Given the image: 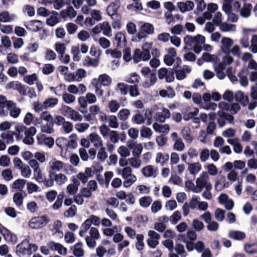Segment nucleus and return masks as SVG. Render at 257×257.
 Returning <instances> with one entry per match:
<instances>
[{
  "instance_id": "obj_26",
  "label": "nucleus",
  "mask_w": 257,
  "mask_h": 257,
  "mask_svg": "<svg viewBox=\"0 0 257 257\" xmlns=\"http://www.w3.org/2000/svg\"><path fill=\"white\" fill-rule=\"evenodd\" d=\"M221 43V48L222 51L225 53H229V50L233 46V40L229 37H223Z\"/></svg>"
},
{
  "instance_id": "obj_28",
  "label": "nucleus",
  "mask_w": 257,
  "mask_h": 257,
  "mask_svg": "<svg viewBox=\"0 0 257 257\" xmlns=\"http://www.w3.org/2000/svg\"><path fill=\"white\" fill-rule=\"evenodd\" d=\"M169 159V155L165 152H158L155 156V162L157 164L164 165Z\"/></svg>"
},
{
  "instance_id": "obj_24",
  "label": "nucleus",
  "mask_w": 257,
  "mask_h": 257,
  "mask_svg": "<svg viewBox=\"0 0 257 257\" xmlns=\"http://www.w3.org/2000/svg\"><path fill=\"white\" fill-rule=\"evenodd\" d=\"M153 128L156 132L164 135L167 134L170 130L169 124H160L158 122H155L153 123Z\"/></svg>"
},
{
  "instance_id": "obj_56",
  "label": "nucleus",
  "mask_w": 257,
  "mask_h": 257,
  "mask_svg": "<svg viewBox=\"0 0 257 257\" xmlns=\"http://www.w3.org/2000/svg\"><path fill=\"white\" fill-rule=\"evenodd\" d=\"M132 120L137 124H142L145 122L146 118L138 111L137 113L133 116Z\"/></svg>"
},
{
  "instance_id": "obj_15",
  "label": "nucleus",
  "mask_w": 257,
  "mask_h": 257,
  "mask_svg": "<svg viewBox=\"0 0 257 257\" xmlns=\"http://www.w3.org/2000/svg\"><path fill=\"white\" fill-rule=\"evenodd\" d=\"M171 137L174 142V149L179 152L183 151L185 148V146L182 139L179 137L177 134L175 132L172 133L171 134Z\"/></svg>"
},
{
  "instance_id": "obj_13",
  "label": "nucleus",
  "mask_w": 257,
  "mask_h": 257,
  "mask_svg": "<svg viewBox=\"0 0 257 257\" xmlns=\"http://www.w3.org/2000/svg\"><path fill=\"white\" fill-rule=\"evenodd\" d=\"M127 146L129 149L132 150V154L134 157H140L143 152V147L142 144L136 142L128 141Z\"/></svg>"
},
{
  "instance_id": "obj_48",
  "label": "nucleus",
  "mask_w": 257,
  "mask_h": 257,
  "mask_svg": "<svg viewBox=\"0 0 257 257\" xmlns=\"http://www.w3.org/2000/svg\"><path fill=\"white\" fill-rule=\"evenodd\" d=\"M205 168L207 169L208 175L215 176L218 173V169L217 167L213 164H207L205 166Z\"/></svg>"
},
{
  "instance_id": "obj_53",
  "label": "nucleus",
  "mask_w": 257,
  "mask_h": 257,
  "mask_svg": "<svg viewBox=\"0 0 257 257\" xmlns=\"http://www.w3.org/2000/svg\"><path fill=\"white\" fill-rule=\"evenodd\" d=\"M141 137L143 138L150 139L153 135L151 128L146 126H143L140 130Z\"/></svg>"
},
{
  "instance_id": "obj_4",
  "label": "nucleus",
  "mask_w": 257,
  "mask_h": 257,
  "mask_svg": "<svg viewBox=\"0 0 257 257\" xmlns=\"http://www.w3.org/2000/svg\"><path fill=\"white\" fill-rule=\"evenodd\" d=\"M152 111L154 113V119L160 122H164L171 116L170 110L161 104L154 105L152 108Z\"/></svg>"
},
{
  "instance_id": "obj_23",
  "label": "nucleus",
  "mask_w": 257,
  "mask_h": 257,
  "mask_svg": "<svg viewBox=\"0 0 257 257\" xmlns=\"http://www.w3.org/2000/svg\"><path fill=\"white\" fill-rule=\"evenodd\" d=\"M8 109L10 111V115L13 118H17L19 116L21 109L17 107V104L12 101L8 103Z\"/></svg>"
},
{
  "instance_id": "obj_5",
  "label": "nucleus",
  "mask_w": 257,
  "mask_h": 257,
  "mask_svg": "<svg viewBox=\"0 0 257 257\" xmlns=\"http://www.w3.org/2000/svg\"><path fill=\"white\" fill-rule=\"evenodd\" d=\"M37 249L38 246L36 244L30 243L28 240L25 239L17 246L16 252L19 256H30Z\"/></svg>"
},
{
  "instance_id": "obj_36",
  "label": "nucleus",
  "mask_w": 257,
  "mask_h": 257,
  "mask_svg": "<svg viewBox=\"0 0 257 257\" xmlns=\"http://www.w3.org/2000/svg\"><path fill=\"white\" fill-rule=\"evenodd\" d=\"M101 32L104 36L111 37L112 36V29L108 22L104 21L100 23Z\"/></svg>"
},
{
  "instance_id": "obj_35",
  "label": "nucleus",
  "mask_w": 257,
  "mask_h": 257,
  "mask_svg": "<svg viewBox=\"0 0 257 257\" xmlns=\"http://www.w3.org/2000/svg\"><path fill=\"white\" fill-rule=\"evenodd\" d=\"M218 27L220 30L223 32H234L236 31V25L227 23L226 22H222Z\"/></svg>"
},
{
  "instance_id": "obj_37",
  "label": "nucleus",
  "mask_w": 257,
  "mask_h": 257,
  "mask_svg": "<svg viewBox=\"0 0 257 257\" xmlns=\"http://www.w3.org/2000/svg\"><path fill=\"white\" fill-rule=\"evenodd\" d=\"M157 78L155 73H152L149 76V79L142 83V86L145 88H149L154 85L157 82Z\"/></svg>"
},
{
  "instance_id": "obj_3",
  "label": "nucleus",
  "mask_w": 257,
  "mask_h": 257,
  "mask_svg": "<svg viewBox=\"0 0 257 257\" xmlns=\"http://www.w3.org/2000/svg\"><path fill=\"white\" fill-rule=\"evenodd\" d=\"M48 177L49 179L44 181V185L47 187H52L55 183L58 186H62L68 180L67 176L62 173L49 174Z\"/></svg>"
},
{
  "instance_id": "obj_10",
  "label": "nucleus",
  "mask_w": 257,
  "mask_h": 257,
  "mask_svg": "<svg viewBox=\"0 0 257 257\" xmlns=\"http://www.w3.org/2000/svg\"><path fill=\"white\" fill-rule=\"evenodd\" d=\"M66 165L62 161L57 159L55 158H52L48 163V174L51 173H57L65 168Z\"/></svg>"
},
{
  "instance_id": "obj_57",
  "label": "nucleus",
  "mask_w": 257,
  "mask_h": 257,
  "mask_svg": "<svg viewBox=\"0 0 257 257\" xmlns=\"http://www.w3.org/2000/svg\"><path fill=\"white\" fill-rule=\"evenodd\" d=\"M139 202L141 206L146 208L150 205L152 202V199L150 196H144L140 198Z\"/></svg>"
},
{
  "instance_id": "obj_16",
  "label": "nucleus",
  "mask_w": 257,
  "mask_h": 257,
  "mask_svg": "<svg viewBox=\"0 0 257 257\" xmlns=\"http://www.w3.org/2000/svg\"><path fill=\"white\" fill-rule=\"evenodd\" d=\"M88 139L90 143L92 144L93 146L96 149H98L104 146L102 139L96 133L90 134L88 136Z\"/></svg>"
},
{
  "instance_id": "obj_63",
  "label": "nucleus",
  "mask_w": 257,
  "mask_h": 257,
  "mask_svg": "<svg viewBox=\"0 0 257 257\" xmlns=\"http://www.w3.org/2000/svg\"><path fill=\"white\" fill-rule=\"evenodd\" d=\"M236 131L235 129L230 127L225 130L222 133V135L223 137L231 139L235 137Z\"/></svg>"
},
{
  "instance_id": "obj_18",
  "label": "nucleus",
  "mask_w": 257,
  "mask_h": 257,
  "mask_svg": "<svg viewBox=\"0 0 257 257\" xmlns=\"http://www.w3.org/2000/svg\"><path fill=\"white\" fill-rule=\"evenodd\" d=\"M47 246L50 249L57 251L62 255H66L67 254V248L59 243L50 241L48 243Z\"/></svg>"
},
{
  "instance_id": "obj_62",
  "label": "nucleus",
  "mask_w": 257,
  "mask_h": 257,
  "mask_svg": "<svg viewBox=\"0 0 257 257\" xmlns=\"http://www.w3.org/2000/svg\"><path fill=\"white\" fill-rule=\"evenodd\" d=\"M69 118L74 121H80L83 119L82 115L77 111L72 109Z\"/></svg>"
},
{
  "instance_id": "obj_42",
  "label": "nucleus",
  "mask_w": 257,
  "mask_h": 257,
  "mask_svg": "<svg viewBox=\"0 0 257 257\" xmlns=\"http://www.w3.org/2000/svg\"><path fill=\"white\" fill-rule=\"evenodd\" d=\"M79 182L74 179L73 183L69 184L66 187L67 192L70 195H74L78 191Z\"/></svg>"
},
{
  "instance_id": "obj_61",
  "label": "nucleus",
  "mask_w": 257,
  "mask_h": 257,
  "mask_svg": "<svg viewBox=\"0 0 257 257\" xmlns=\"http://www.w3.org/2000/svg\"><path fill=\"white\" fill-rule=\"evenodd\" d=\"M139 80L140 76L136 73L130 74L126 77L125 79L126 82L131 84L138 83Z\"/></svg>"
},
{
  "instance_id": "obj_25",
  "label": "nucleus",
  "mask_w": 257,
  "mask_h": 257,
  "mask_svg": "<svg viewBox=\"0 0 257 257\" xmlns=\"http://www.w3.org/2000/svg\"><path fill=\"white\" fill-rule=\"evenodd\" d=\"M202 169V165L199 162L188 164V171L192 175H196L201 171Z\"/></svg>"
},
{
  "instance_id": "obj_41",
  "label": "nucleus",
  "mask_w": 257,
  "mask_h": 257,
  "mask_svg": "<svg viewBox=\"0 0 257 257\" xmlns=\"http://www.w3.org/2000/svg\"><path fill=\"white\" fill-rule=\"evenodd\" d=\"M159 95L162 97L172 98L175 96V92L171 87H168L166 89L161 90Z\"/></svg>"
},
{
  "instance_id": "obj_21",
  "label": "nucleus",
  "mask_w": 257,
  "mask_h": 257,
  "mask_svg": "<svg viewBox=\"0 0 257 257\" xmlns=\"http://www.w3.org/2000/svg\"><path fill=\"white\" fill-rule=\"evenodd\" d=\"M220 203L223 204L224 207L228 210H231L234 206L233 201L229 199L228 195L226 194H221L219 198Z\"/></svg>"
},
{
  "instance_id": "obj_59",
  "label": "nucleus",
  "mask_w": 257,
  "mask_h": 257,
  "mask_svg": "<svg viewBox=\"0 0 257 257\" xmlns=\"http://www.w3.org/2000/svg\"><path fill=\"white\" fill-rule=\"evenodd\" d=\"M62 99L66 104H71L75 101L76 97L70 93L65 92L62 95Z\"/></svg>"
},
{
  "instance_id": "obj_27",
  "label": "nucleus",
  "mask_w": 257,
  "mask_h": 257,
  "mask_svg": "<svg viewBox=\"0 0 257 257\" xmlns=\"http://www.w3.org/2000/svg\"><path fill=\"white\" fill-rule=\"evenodd\" d=\"M99 56L100 54L98 55L96 58L86 56L83 60V65L87 67H97L99 63Z\"/></svg>"
},
{
  "instance_id": "obj_12",
  "label": "nucleus",
  "mask_w": 257,
  "mask_h": 257,
  "mask_svg": "<svg viewBox=\"0 0 257 257\" xmlns=\"http://www.w3.org/2000/svg\"><path fill=\"white\" fill-rule=\"evenodd\" d=\"M160 238V235L154 230H150L148 232V238L147 243L149 246L154 248L159 244V239Z\"/></svg>"
},
{
  "instance_id": "obj_50",
  "label": "nucleus",
  "mask_w": 257,
  "mask_h": 257,
  "mask_svg": "<svg viewBox=\"0 0 257 257\" xmlns=\"http://www.w3.org/2000/svg\"><path fill=\"white\" fill-rule=\"evenodd\" d=\"M129 85L123 82H118L116 85V90L119 91L122 95H126L127 94Z\"/></svg>"
},
{
  "instance_id": "obj_45",
  "label": "nucleus",
  "mask_w": 257,
  "mask_h": 257,
  "mask_svg": "<svg viewBox=\"0 0 257 257\" xmlns=\"http://www.w3.org/2000/svg\"><path fill=\"white\" fill-rule=\"evenodd\" d=\"M14 133L9 131L6 133H3L0 136L1 139L5 141L6 144L12 143L14 141Z\"/></svg>"
},
{
  "instance_id": "obj_64",
  "label": "nucleus",
  "mask_w": 257,
  "mask_h": 257,
  "mask_svg": "<svg viewBox=\"0 0 257 257\" xmlns=\"http://www.w3.org/2000/svg\"><path fill=\"white\" fill-rule=\"evenodd\" d=\"M250 50L253 54L257 53V35H253L251 37L250 41Z\"/></svg>"
},
{
  "instance_id": "obj_6",
  "label": "nucleus",
  "mask_w": 257,
  "mask_h": 257,
  "mask_svg": "<svg viewBox=\"0 0 257 257\" xmlns=\"http://www.w3.org/2000/svg\"><path fill=\"white\" fill-rule=\"evenodd\" d=\"M209 178L207 172L203 171L195 180L196 187L194 188L193 192L199 193L203 188H212V184L208 181Z\"/></svg>"
},
{
  "instance_id": "obj_17",
  "label": "nucleus",
  "mask_w": 257,
  "mask_h": 257,
  "mask_svg": "<svg viewBox=\"0 0 257 257\" xmlns=\"http://www.w3.org/2000/svg\"><path fill=\"white\" fill-rule=\"evenodd\" d=\"M194 4L191 1H186L185 2H179L177 4V7L180 12L182 13L191 11L194 8Z\"/></svg>"
},
{
  "instance_id": "obj_40",
  "label": "nucleus",
  "mask_w": 257,
  "mask_h": 257,
  "mask_svg": "<svg viewBox=\"0 0 257 257\" xmlns=\"http://www.w3.org/2000/svg\"><path fill=\"white\" fill-rule=\"evenodd\" d=\"M234 97L236 101L240 102L244 105H246V104L248 102V96L245 95L242 91H237L235 93Z\"/></svg>"
},
{
  "instance_id": "obj_44",
  "label": "nucleus",
  "mask_w": 257,
  "mask_h": 257,
  "mask_svg": "<svg viewBox=\"0 0 257 257\" xmlns=\"http://www.w3.org/2000/svg\"><path fill=\"white\" fill-rule=\"evenodd\" d=\"M141 164L142 161L140 157L133 156L128 158V164L133 168L138 169L140 168Z\"/></svg>"
},
{
  "instance_id": "obj_54",
  "label": "nucleus",
  "mask_w": 257,
  "mask_h": 257,
  "mask_svg": "<svg viewBox=\"0 0 257 257\" xmlns=\"http://www.w3.org/2000/svg\"><path fill=\"white\" fill-rule=\"evenodd\" d=\"M58 99L56 98H48L43 103V106L46 109L48 107L54 106L58 104Z\"/></svg>"
},
{
  "instance_id": "obj_11",
  "label": "nucleus",
  "mask_w": 257,
  "mask_h": 257,
  "mask_svg": "<svg viewBox=\"0 0 257 257\" xmlns=\"http://www.w3.org/2000/svg\"><path fill=\"white\" fill-rule=\"evenodd\" d=\"M176 74L177 79L182 80L186 77V74L190 73L192 71V68L188 65H183L182 67H179L175 65L173 69Z\"/></svg>"
},
{
  "instance_id": "obj_1",
  "label": "nucleus",
  "mask_w": 257,
  "mask_h": 257,
  "mask_svg": "<svg viewBox=\"0 0 257 257\" xmlns=\"http://www.w3.org/2000/svg\"><path fill=\"white\" fill-rule=\"evenodd\" d=\"M205 38L202 35L198 34L195 36L187 35L184 38L185 44L191 47L197 54L199 53L202 49V46L205 42Z\"/></svg>"
},
{
  "instance_id": "obj_14",
  "label": "nucleus",
  "mask_w": 257,
  "mask_h": 257,
  "mask_svg": "<svg viewBox=\"0 0 257 257\" xmlns=\"http://www.w3.org/2000/svg\"><path fill=\"white\" fill-rule=\"evenodd\" d=\"M121 6V2L119 0H114L110 3L106 7V13L110 17L116 15Z\"/></svg>"
},
{
  "instance_id": "obj_19",
  "label": "nucleus",
  "mask_w": 257,
  "mask_h": 257,
  "mask_svg": "<svg viewBox=\"0 0 257 257\" xmlns=\"http://www.w3.org/2000/svg\"><path fill=\"white\" fill-rule=\"evenodd\" d=\"M77 15V12L72 6H69L66 9L62 10L60 12V16L63 20H66L67 18L72 19Z\"/></svg>"
},
{
  "instance_id": "obj_8",
  "label": "nucleus",
  "mask_w": 257,
  "mask_h": 257,
  "mask_svg": "<svg viewBox=\"0 0 257 257\" xmlns=\"http://www.w3.org/2000/svg\"><path fill=\"white\" fill-rule=\"evenodd\" d=\"M112 83L111 78L106 74H102L98 76V78H93L91 81L92 85L95 88V92L97 93L98 86L101 85L108 86Z\"/></svg>"
},
{
  "instance_id": "obj_32",
  "label": "nucleus",
  "mask_w": 257,
  "mask_h": 257,
  "mask_svg": "<svg viewBox=\"0 0 257 257\" xmlns=\"http://www.w3.org/2000/svg\"><path fill=\"white\" fill-rule=\"evenodd\" d=\"M252 7L250 3H244L243 7L240 10V15L244 18H248L251 15Z\"/></svg>"
},
{
  "instance_id": "obj_7",
  "label": "nucleus",
  "mask_w": 257,
  "mask_h": 257,
  "mask_svg": "<svg viewBox=\"0 0 257 257\" xmlns=\"http://www.w3.org/2000/svg\"><path fill=\"white\" fill-rule=\"evenodd\" d=\"M50 221V219L46 215L32 217L28 223V226L32 229H39L45 226Z\"/></svg>"
},
{
  "instance_id": "obj_31",
  "label": "nucleus",
  "mask_w": 257,
  "mask_h": 257,
  "mask_svg": "<svg viewBox=\"0 0 257 257\" xmlns=\"http://www.w3.org/2000/svg\"><path fill=\"white\" fill-rule=\"evenodd\" d=\"M26 28L32 32H37L42 28V23L40 21H31L25 25Z\"/></svg>"
},
{
  "instance_id": "obj_20",
  "label": "nucleus",
  "mask_w": 257,
  "mask_h": 257,
  "mask_svg": "<svg viewBox=\"0 0 257 257\" xmlns=\"http://www.w3.org/2000/svg\"><path fill=\"white\" fill-rule=\"evenodd\" d=\"M38 144L40 145H44L49 148L54 144V140L52 137H47L44 135H39L37 136Z\"/></svg>"
},
{
  "instance_id": "obj_2",
  "label": "nucleus",
  "mask_w": 257,
  "mask_h": 257,
  "mask_svg": "<svg viewBox=\"0 0 257 257\" xmlns=\"http://www.w3.org/2000/svg\"><path fill=\"white\" fill-rule=\"evenodd\" d=\"M115 170L117 175L121 176L123 179V186L125 188L130 187L137 180V176L133 174V170L131 167L122 169L117 168Z\"/></svg>"
},
{
  "instance_id": "obj_60",
  "label": "nucleus",
  "mask_w": 257,
  "mask_h": 257,
  "mask_svg": "<svg viewBox=\"0 0 257 257\" xmlns=\"http://www.w3.org/2000/svg\"><path fill=\"white\" fill-rule=\"evenodd\" d=\"M106 55H110L113 58H119L121 57V52L117 49H107L105 52Z\"/></svg>"
},
{
  "instance_id": "obj_55",
  "label": "nucleus",
  "mask_w": 257,
  "mask_h": 257,
  "mask_svg": "<svg viewBox=\"0 0 257 257\" xmlns=\"http://www.w3.org/2000/svg\"><path fill=\"white\" fill-rule=\"evenodd\" d=\"M108 107L112 113L116 112L120 107L119 102L116 100H111L108 103Z\"/></svg>"
},
{
  "instance_id": "obj_51",
  "label": "nucleus",
  "mask_w": 257,
  "mask_h": 257,
  "mask_svg": "<svg viewBox=\"0 0 257 257\" xmlns=\"http://www.w3.org/2000/svg\"><path fill=\"white\" fill-rule=\"evenodd\" d=\"M24 194L22 192H17L14 194L13 201L17 206L22 205L24 198Z\"/></svg>"
},
{
  "instance_id": "obj_39",
  "label": "nucleus",
  "mask_w": 257,
  "mask_h": 257,
  "mask_svg": "<svg viewBox=\"0 0 257 257\" xmlns=\"http://www.w3.org/2000/svg\"><path fill=\"white\" fill-rule=\"evenodd\" d=\"M230 238L235 240H242L245 237V233L239 230H231L228 233Z\"/></svg>"
},
{
  "instance_id": "obj_22",
  "label": "nucleus",
  "mask_w": 257,
  "mask_h": 257,
  "mask_svg": "<svg viewBox=\"0 0 257 257\" xmlns=\"http://www.w3.org/2000/svg\"><path fill=\"white\" fill-rule=\"evenodd\" d=\"M141 172L142 174L147 178H155L158 171L152 165H148L142 169Z\"/></svg>"
},
{
  "instance_id": "obj_52",
  "label": "nucleus",
  "mask_w": 257,
  "mask_h": 257,
  "mask_svg": "<svg viewBox=\"0 0 257 257\" xmlns=\"http://www.w3.org/2000/svg\"><path fill=\"white\" fill-rule=\"evenodd\" d=\"M141 30L142 31L144 32L147 34L151 35L154 32V26L149 23H144L141 27Z\"/></svg>"
},
{
  "instance_id": "obj_49",
  "label": "nucleus",
  "mask_w": 257,
  "mask_h": 257,
  "mask_svg": "<svg viewBox=\"0 0 257 257\" xmlns=\"http://www.w3.org/2000/svg\"><path fill=\"white\" fill-rule=\"evenodd\" d=\"M98 149L99 150L97 154V158L99 161L103 162L107 158V153L104 146Z\"/></svg>"
},
{
  "instance_id": "obj_47",
  "label": "nucleus",
  "mask_w": 257,
  "mask_h": 257,
  "mask_svg": "<svg viewBox=\"0 0 257 257\" xmlns=\"http://www.w3.org/2000/svg\"><path fill=\"white\" fill-rule=\"evenodd\" d=\"M127 146H120L117 148V153L122 158H127L131 155V152Z\"/></svg>"
},
{
  "instance_id": "obj_58",
  "label": "nucleus",
  "mask_w": 257,
  "mask_h": 257,
  "mask_svg": "<svg viewBox=\"0 0 257 257\" xmlns=\"http://www.w3.org/2000/svg\"><path fill=\"white\" fill-rule=\"evenodd\" d=\"M131 114L130 110L127 108H123L119 110L117 116L121 120H126Z\"/></svg>"
},
{
  "instance_id": "obj_46",
  "label": "nucleus",
  "mask_w": 257,
  "mask_h": 257,
  "mask_svg": "<svg viewBox=\"0 0 257 257\" xmlns=\"http://www.w3.org/2000/svg\"><path fill=\"white\" fill-rule=\"evenodd\" d=\"M136 238L137 239V241L135 244L136 249L139 251L143 250L145 247L144 235L142 234H137Z\"/></svg>"
},
{
  "instance_id": "obj_38",
  "label": "nucleus",
  "mask_w": 257,
  "mask_h": 257,
  "mask_svg": "<svg viewBox=\"0 0 257 257\" xmlns=\"http://www.w3.org/2000/svg\"><path fill=\"white\" fill-rule=\"evenodd\" d=\"M218 107L219 110L218 111V115L220 117H224L225 115V112L229 111V104L225 102H220L218 104Z\"/></svg>"
},
{
  "instance_id": "obj_43",
  "label": "nucleus",
  "mask_w": 257,
  "mask_h": 257,
  "mask_svg": "<svg viewBox=\"0 0 257 257\" xmlns=\"http://www.w3.org/2000/svg\"><path fill=\"white\" fill-rule=\"evenodd\" d=\"M73 254L76 257H82L84 255V251L82 248V243L78 242L73 246Z\"/></svg>"
},
{
  "instance_id": "obj_29",
  "label": "nucleus",
  "mask_w": 257,
  "mask_h": 257,
  "mask_svg": "<svg viewBox=\"0 0 257 257\" xmlns=\"http://www.w3.org/2000/svg\"><path fill=\"white\" fill-rule=\"evenodd\" d=\"M228 186V182L226 181L224 176H222L220 179L216 180L214 188L217 191H221L223 189L227 188Z\"/></svg>"
},
{
  "instance_id": "obj_33",
  "label": "nucleus",
  "mask_w": 257,
  "mask_h": 257,
  "mask_svg": "<svg viewBox=\"0 0 257 257\" xmlns=\"http://www.w3.org/2000/svg\"><path fill=\"white\" fill-rule=\"evenodd\" d=\"M15 15H11L8 11H2L0 13V22L4 23H10L14 21Z\"/></svg>"
},
{
  "instance_id": "obj_30",
  "label": "nucleus",
  "mask_w": 257,
  "mask_h": 257,
  "mask_svg": "<svg viewBox=\"0 0 257 257\" xmlns=\"http://www.w3.org/2000/svg\"><path fill=\"white\" fill-rule=\"evenodd\" d=\"M115 41L116 42L117 46L123 47L126 44L125 35L121 32H118L115 35Z\"/></svg>"
},
{
  "instance_id": "obj_34",
  "label": "nucleus",
  "mask_w": 257,
  "mask_h": 257,
  "mask_svg": "<svg viewBox=\"0 0 257 257\" xmlns=\"http://www.w3.org/2000/svg\"><path fill=\"white\" fill-rule=\"evenodd\" d=\"M181 134L187 143H190L194 140V137L191 135V129L189 127H184L181 131Z\"/></svg>"
},
{
  "instance_id": "obj_9",
  "label": "nucleus",
  "mask_w": 257,
  "mask_h": 257,
  "mask_svg": "<svg viewBox=\"0 0 257 257\" xmlns=\"http://www.w3.org/2000/svg\"><path fill=\"white\" fill-rule=\"evenodd\" d=\"M89 234L85 236V240L87 246L94 247L96 244V240L99 238L100 234L97 228L91 227L89 230Z\"/></svg>"
}]
</instances>
